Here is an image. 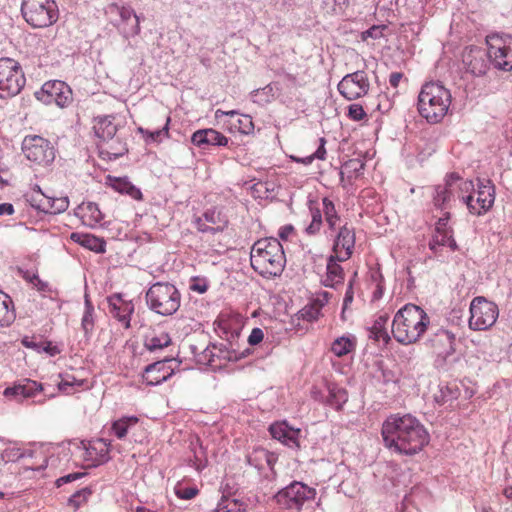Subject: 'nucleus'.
<instances>
[{"mask_svg":"<svg viewBox=\"0 0 512 512\" xmlns=\"http://www.w3.org/2000/svg\"><path fill=\"white\" fill-rule=\"evenodd\" d=\"M382 436L388 448H424L429 443V433L414 416L391 415L382 425Z\"/></svg>","mask_w":512,"mask_h":512,"instance_id":"nucleus-1","label":"nucleus"},{"mask_svg":"<svg viewBox=\"0 0 512 512\" xmlns=\"http://www.w3.org/2000/svg\"><path fill=\"white\" fill-rule=\"evenodd\" d=\"M430 324V317L419 306L406 304L394 316L391 332L395 340L408 345L416 343Z\"/></svg>","mask_w":512,"mask_h":512,"instance_id":"nucleus-2","label":"nucleus"},{"mask_svg":"<svg viewBox=\"0 0 512 512\" xmlns=\"http://www.w3.org/2000/svg\"><path fill=\"white\" fill-rule=\"evenodd\" d=\"M250 261L252 268L260 275L279 276L286 264L283 246L274 237L259 239L251 248Z\"/></svg>","mask_w":512,"mask_h":512,"instance_id":"nucleus-3","label":"nucleus"},{"mask_svg":"<svg viewBox=\"0 0 512 512\" xmlns=\"http://www.w3.org/2000/svg\"><path fill=\"white\" fill-rule=\"evenodd\" d=\"M451 93L440 82L425 83L418 96V112L428 123L437 124L447 114Z\"/></svg>","mask_w":512,"mask_h":512,"instance_id":"nucleus-4","label":"nucleus"},{"mask_svg":"<svg viewBox=\"0 0 512 512\" xmlns=\"http://www.w3.org/2000/svg\"><path fill=\"white\" fill-rule=\"evenodd\" d=\"M147 307L161 316L175 314L181 305V294L169 282H155L145 293Z\"/></svg>","mask_w":512,"mask_h":512,"instance_id":"nucleus-5","label":"nucleus"},{"mask_svg":"<svg viewBox=\"0 0 512 512\" xmlns=\"http://www.w3.org/2000/svg\"><path fill=\"white\" fill-rule=\"evenodd\" d=\"M435 354L434 367L438 371L447 372L458 361L456 358V336L447 329H438L431 334L426 342Z\"/></svg>","mask_w":512,"mask_h":512,"instance_id":"nucleus-6","label":"nucleus"},{"mask_svg":"<svg viewBox=\"0 0 512 512\" xmlns=\"http://www.w3.org/2000/svg\"><path fill=\"white\" fill-rule=\"evenodd\" d=\"M21 14L33 28L52 26L59 18V9L55 0H22Z\"/></svg>","mask_w":512,"mask_h":512,"instance_id":"nucleus-7","label":"nucleus"},{"mask_svg":"<svg viewBox=\"0 0 512 512\" xmlns=\"http://www.w3.org/2000/svg\"><path fill=\"white\" fill-rule=\"evenodd\" d=\"M316 490L306 484L293 481L288 486L278 490L273 500L280 509L300 511L303 505L315 498Z\"/></svg>","mask_w":512,"mask_h":512,"instance_id":"nucleus-8","label":"nucleus"},{"mask_svg":"<svg viewBox=\"0 0 512 512\" xmlns=\"http://www.w3.org/2000/svg\"><path fill=\"white\" fill-rule=\"evenodd\" d=\"M491 64L498 70H512V36L505 33H491L485 38Z\"/></svg>","mask_w":512,"mask_h":512,"instance_id":"nucleus-9","label":"nucleus"},{"mask_svg":"<svg viewBox=\"0 0 512 512\" xmlns=\"http://www.w3.org/2000/svg\"><path fill=\"white\" fill-rule=\"evenodd\" d=\"M25 85L20 64L12 58H0V98L16 96Z\"/></svg>","mask_w":512,"mask_h":512,"instance_id":"nucleus-10","label":"nucleus"},{"mask_svg":"<svg viewBox=\"0 0 512 512\" xmlns=\"http://www.w3.org/2000/svg\"><path fill=\"white\" fill-rule=\"evenodd\" d=\"M105 13L110 22L125 38L133 37L140 33L141 17L131 7L112 3L106 7Z\"/></svg>","mask_w":512,"mask_h":512,"instance_id":"nucleus-11","label":"nucleus"},{"mask_svg":"<svg viewBox=\"0 0 512 512\" xmlns=\"http://www.w3.org/2000/svg\"><path fill=\"white\" fill-rule=\"evenodd\" d=\"M469 327L475 331H484L491 328L498 316V306L484 297H475L470 304Z\"/></svg>","mask_w":512,"mask_h":512,"instance_id":"nucleus-12","label":"nucleus"},{"mask_svg":"<svg viewBox=\"0 0 512 512\" xmlns=\"http://www.w3.org/2000/svg\"><path fill=\"white\" fill-rule=\"evenodd\" d=\"M26 158L39 165H49L55 159V149L51 142L38 135L26 136L22 142Z\"/></svg>","mask_w":512,"mask_h":512,"instance_id":"nucleus-13","label":"nucleus"},{"mask_svg":"<svg viewBox=\"0 0 512 512\" xmlns=\"http://www.w3.org/2000/svg\"><path fill=\"white\" fill-rule=\"evenodd\" d=\"M35 97L46 105L54 103L64 108L72 101V90L63 81L51 80L45 82L41 89L35 92Z\"/></svg>","mask_w":512,"mask_h":512,"instance_id":"nucleus-14","label":"nucleus"},{"mask_svg":"<svg viewBox=\"0 0 512 512\" xmlns=\"http://www.w3.org/2000/svg\"><path fill=\"white\" fill-rule=\"evenodd\" d=\"M463 199L470 213L483 215L495 202V186L489 179H477V198L474 199L472 195H468Z\"/></svg>","mask_w":512,"mask_h":512,"instance_id":"nucleus-15","label":"nucleus"},{"mask_svg":"<svg viewBox=\"0 0 512 512\" xmlns=\"http://www.w3.org/2000/svg\"><path fill=\"white\" fill-rule=\"evenodd\" d=\"M369 88L367 74L361 70L345 75L338 83L339 93L349 101L365 96Z\"/></svg>","mask_w":512,"mask_h":512,"instance_id":"nucleus-16","label":"nucleus"},{"mask_svg":"<svg viewBox=\"0 0 512 512\" xmlns=\"http://www.w3.org/2000/svg\"><path fill=\"white\" fill-rule=\"evenodd\" d=\"M463 63L469 73L474 76H483L486 74L490 59L488 51H485L479 47L469 48L463 55Z\"/></svg>","mask_w":512,"mask_h":512,"instance_id":"nucleus-17","label":"nucleus"},{"mask_svg":"<svg viewBox=\"0 0 512 512\" xmlns=\"http://www.w3.org/2000/svg\"><path fill=\"white\" fill-rule=\"evenodd\" d=\"M247 463L255 467L258 471H262L265 467L269 468V473L265 475L267 480L274 479L276 473L274 465L278 460V455L270 450H253L252 453L246 455Z\"/></svg>","mask_w":512,"mask_h":512,"instance_id":"nucleus-18","label":"nucleus"},{"mask_svg":"<svg viewBox=\"0 0 512 512\" xmlns=\"http://www.w3.org/2000/svg\"><path fill=\"white\" fill-rule=\"evenodd\" d=\"M273 439L288 447H299L301 430L290 426L286 421L275 422L269 427Z\"/></svg>","mask_w":512,"mask_h":512,"instance_id":"nucleus-19","label":"nucleus"},{"mask_svg":"<svg viewBox=\"0 0 512 512\" xmlns=\"http://www.w3.org/2000/svg\"><path fill=\"white\" fill-rule=\"evenodd\" d=\"M167 361L169 360L165 359L146 366L143 374V379L147 385H160L171 377V375L173 374V370L166 365Z\"/></svg>","mask_w":512,"mask_h":512,"instance_id":"nucleus-20","label":"nucleus"},{"mask_svg":"<svg viewBox=\"0 0 512 512\" xmlns=\"http://www.w3.org/2000/svg\"><path fill=\"white\" fill-rule=\"evenodd\" d=\"M110 313L117 318L125 328L130 327V317L134 312V305L131 301H125L120 294H115L109 298Z\"/></svg>","mask_w":512,"mask_h":512,"instance_id":"nucleus-21","label":"nucleus"},{"mask_svg":"<svg viewBox=\"0 0 512 512\" xmlns=\"http://www.w3.org/2000/svg\"><path fill=\"white\" fill-rule=\"evenodd\" d=\"M42 390L43 386L41 383L31 379H24L22 382H19L12 387H7L4 390V395L6 397H12L17 401H22L23 399L34 397L37 392Z\"/></svg>","mask_w":512,"mask_h":512,"instance_id":"nucleus-22","label":"nucleus"},{"mask_svg":"<svg viewBox=\"0 0 512 512\" xmlns=\"http://www.w3.org/2000/svg\"><path fill=\"white\" fill-rule=\"evenodd\" d=\"M99 156L104 160H116L128 152L127 144L120 137L98 142Z\"/></svg>","mask_w":512,"mask_h":512,"instance_id":"nucleus-23","label":"nucleus"},{"mask_svg":"<svg viewBox=\"0 0 512 512\" xmlns=\"http://www.w3.org/2000/svg\"><path fill=\"white\" fill-rule=\"evenodd\" d=\"M191 141L194 145L206 148V146H226L228 139L222 133L214 129H203L193 133Z\"/></svg>","mask_w":512,"mask_h":512,"instance_id":"nucleus-24","label":"nucleus"},{"mask_svg":"<svg viewBox=\"0 0 512 512\" xmlns=\"http://www.w3.org/2000/svg\"><path fill=\"white\" fill-rule=\"evenodd\" d=\"M355 244V234L352 228L344 225L340 228L338 235L336 237L333 249L334 251H338L339 248L345 250V256L341 257L340 261H345L352 255L353 248Z\"/></svg>","mask_w":512,"mask_h":512,"instance_id":"nucleus-25","label":"nucleus"},{"mask_svg":"<svg viewBox=\"0 0 512 512\" xmlns=\"http://www.w3.org/2000/svg\"><path fill=\"white\" fill-rule=\"evenodd\" d=\"M94 132L99 142L112 140L117 133V125L113 116H102L95 119Z\"/></svg>","mask_w":512,"mask_h":512,"instance_id":"nucleus-26","label":"nucleus"},{"mask_svg":"<svg viewBox=\"0 0 512 512\" xmlns=\"http://www.w3.org/2000/svg\"><path fill=\"white\" fill-rule=\"evenodd\" d=\"M70 239L96 253H104L106 243L103 239L98 238L92 234L73 232L70 235Z\"/></svg>","mask_w":512,"mask_h":512,"instance_id":"nucleus-27","label":"nucleus"},{"mask_svg":"<svg viewBox=\"0 0 512 512\" xmlns=\"http://www.w3.org/2000/svg\"><path fill=\"white\" fill-rule=\"evenodd\" d=\"M107 182L109 185L117 192L121 194L129 195L131 198L135 200L142 199V192L139 188L134 186L128 179V177H107Z\"/></svg>","mask_w":512,"mask_h":512,"instance_id":"nucleus-28","label":"nucleus"},{"mask_svg":"<svg viewBox=\"0 0 512 512\" xmlns=\"http://www.w3.org/2000/svg\"><path fill=\"white\" fill-rule=\"evenodd\" d=\"M459 179L460 177L457 174L452 173L448 176L444 185H438L435 188L433 200L436 207L440 209L446 208L452 197L451 186L454 181H458Z\"/></svg>","mask_w":512,"mask_h":512,"instance_id":"nucleus-29","label":"nucleus"},{"mask_svg":"<svg viewBox=\"0 0 512 512\" xmlns=\"http://www.w3.org/2000/svg\"><path fill=\"white\" fill-rule=\"evenodd\" d=\"M340 258L331 255L327 261L326 276L322 283L327 287H334L336 284L341 283L344 279L342 267L337 263Z\"/></svg>","mask_w":512,"mask_h":512,"instance_id":"nucleus-30","label":"nucleus"},{"mask_svg":"<svg viewBox=\"0 0 512 512\" xmlns=\"http://www.w3.org/2000/svg\"><path fill=\"white\" fill-rule=\"evenodd\" d=\"M41 201L38 204V210L49 213L59 214L67 210L69 206V200L67 197H41Z\"/></svg>","mask_w":512,"mask_h":512,"instance_id":"nucleus-31","label":"nucleus"},{"mask_svg":"<svg viewBox=\"0 0 512 512\" xmlns=\"http://www.w3.org/2000/svg\"><path fill=\"white\" fill-rule=\"evenodd\" d=\"M13 302L9 295L0 291V326H9L15 320Z\"/></svg>","mask_w":512,"mask_h":512,"instance_id":"nucleus-32","label":"nucleus"},{"mask_svg":"<svg viewBox=\"0 0 512 512\" xmlns=\"http://www.w3.org/2000/svg\"><path fill=\"white\" fill-rule=\"evenodd\" d=\"M205 222L210 225L212 234L222 232L228 225L227 218L216 209H208L203 213Z\"/></svg>","mask_w":512,"mask_h":512,"instance_id":"nucleus-33","label":"nucleus"},{"mask_svg":"<svg viewBox=\"0 0 512 512\" xmlns=\"http://www.w3.org/2000/svg\"><path fill=\"white\" fill-rule=\"evenodd\" d=\"M388 320L389 317L387 314L379 315L370 328V338H373L375 341H383L387 344L390 341V335L386 329Z\"/></svg>","mask_w":512,"mask_h":512,"instance_id":"nucleus-34","label":"nucleus"},{"mask_svg":"<svg viewBox=\"0 0 512 512\" xmlns=\"http://www.w3.org/2000/svg\"><path fill=\"white\" fill-rule=\"evenodd\" d=\"M110 450H83V461L86 463L87 468H95L102 464L107 463L111 456Z\"/></svg>","mask_w":512,"mask_h":512,"instance_id":"nucleus-35","label":"nucleus"},{"mask_svg":"<svg viewBox=\"0 0 512 512\" xmlns=\"http://www.w3.org/2000/svg\"><path fill=\"white\" fill-rule=\"evenodd\" d=\"M85 309L81 319V327L84 331L85 336H88L92 333L95 325V309L94 306L88 296L85 294L84 296Z\"/></svg>","mask_w":512,"mask_h":512,"instance_id":"nucleus-36","label":"nucleus"},{"mask_svg":"<svg viewBox=\"0 0 512 512\" xmlns=\"http://www.w3.org/2000/svg\"><path fill=\"white\" fill-rule=\"evenodd\" d=\"M356 341L354 337L341 336L335 339L331 345V351L337 357H343L355 349Z\"/></svg>","mask_w":512,"mask_h":512,"instance_id":"nucleus-37","label":"nucleus"},{"mask_svg":"<svg viewBox=\"0 0 512 512\" xmlns=\"http://www.w3.org/2000/svg\"><path fill=\"white\" fill-rule=\"evenodd\" d=\"M138 418L135 416L122 417L114 421L109 430L119 439L126 436L128 430L138 423Z\"/></svg>","mask_w":512,"mask_h":512,"instance_id":"nucleus-38","label":"nucleus"},{"mask_svg":"<svg viewBox=\"0 0 512 512\" xmlns=\"http://www.w3.org/2000/svg\"><path fill=\"white\" fill-rule=\"evenodd\" d=\"M459 397V390L455 384H440L439 390L434 395V399L438 404L452 402Z\"/></svg>","mask_w":512,"mask_h":512,"instance_id":"nucleus-39","label":"nucleus"},{"mask_svg":"<svg viewBox=\"0 0 512 512\" xmlns=\"http://www.w3.org/2000/svg\"><path fill=\"white\" fill-rule=\"evenodd\" d=\"M214 512H246V505L238 499H221Z\"/></svg>","mask_w":512,"mask_h":512,"instance_id":"nucleus-40","label":"nucleus"},{"mask_svg":"<svg viewBox=\"0 0 512 512\" xmlns=\"http://www.w3.org/2000/svg\"><path fill=\"white\" fill-rule=\"evenodd\" d=\"M214 352H216L215 357L218 359H223L226 361H238L249 354V349H246L240 355H238L235 351L229 350L225 345H213Z\"/></svg>","mask_w":512,"mask_h":512,"instance_id":"nucleus-41","label":"nucleus"},{"mask_svg":"<svg viewBox=\"0 0 512 512\" xmlns=\"http://www.w3.org/2000/svg\"><path fill=\"white\" fill-rule=\"evenodd\" d=\"M93 490L91 487H84L74 492L68 499V505L72 506L75 510L79 509L88 498L92 495Z\"/></svg>","mask_w":512,"mask_h":512,"instance_id":"nucleus-42","label":"nucleus"},{"mask_svg":"<svg viewBox=\"0 0 512 512\" xmlns=\"http://www.w3.org/2000/svg\"><path fill=\"white\" fill-rule=\"evenodd\" d=\"M171 343V338L167 333H161L159 336H153L151 338L146 339L145 347L149 351H156L158 349H162L164 347L169 346Z\"/></svg>","mask_w":512,"mask_h":512,"instance_id":"nucleus-43","label":"nucleus"},{"mask_svg":"<svg viewBox=\"0 0 512 512\" xmlns=\"http://www.w3.org/2000/svg\"><path fill=\"white\" fill-rule=\"evenodd\" d=\"M193 456H189L187 461L188 465L201 472L208 465V458L206 450H192Z\"/></svg>","mask_w":512,"mask_h":512,"instance_id":"nucleus-44","label":"nucleus"},{"mask_svg":"<svg viewBox=\"0 0 512 512\" xmlns=\"http://www.w3.org/2000/svg\"><path fill=\"white\" fill-rule=\"evenodd\" d=\"M323 212L326 222L330 229H334L339 217L337 215L334 203L328 198L323 199Z\"/></svg>","mask_w":512,"mask_h":512,"instance_id":"nucleus-45","label":"nucleus"},{"mask_svg":"<svg viewBox=\"0 0 512 512\" xmlns=\"http://www.w3.org/2000/svg\"><path fill=\"white\" fill-rule=\"evenodd\" d=\"M170 122V118L168 117L166 119V123L162 129H157L155 131H149L147 129H144L142 127L138 128V132L146 136V141L149 142H158L162 139L164 136H168V125Z\"/></svg>","mask_w":512,"mask_h":512,"instance_id":"nucleus-46","label":"nucleus"},{"mask_svg":"<svg viewBox=\"0 0 512 512\" xmlns=\"http://www.w3.org/2000/svg\"><path fill=\"white\" fill-rule=\"evenodd\" d=\"M174 491H175V495L178 498L184 499V500H190V499L194 498L199 492V490L196 487L184 486L180 483H178L175 486Z\"/></svg>","mask_w":512,"mask_h":512,"instance_id":"nucleus-47","label":"nucleus"},{"mask_svg":"<svg viewBox=\"0 0 512 512\" xmlns=\"http://www.w3.org/2000/svg\"><path fill=\"white\" fill-rule=\"evenodd\" d=\"M237 490V483L233 479L225 478L220 485L221 499H230L231 496L236 494Z\"/></svg>","mask_w":512,"mask_h":512,"instance_id":"nucleus-48","label":"nucleus"},{"mask_svg":"<svg viewBox=\"0 0 512 512\" xmlns=\"http://www.w3.org/2000/svg\"><path fill=\"white\" fill-rule=\"evenodd\" d=\"M312 220L310 225L306 228V232L309 235H314L319 232L322 225V215L319 209L311 210Z\"/></svg>","mask_w":512,"mask_h":512,"instance_id":"nucleus-49","label":"nucleus"},{"mask_svg":"<svg viewBox=\"0 0 512 512\" xmlns=\"http://www.w3.org/2000/svg\"><path fill=\"white\" fill-rule=\"evenodd\" d=\"M385 29V25H373L372 27L361 33V39L363 41H366L368 38L379 39L383 37V31Z\"/></svg>","mask_w":512,"mask_h":512,"instance_id":"nucleus-50","label":"nucleus"},{"mask_svg":"<svg viewBox=\"0 0 512 512\" xmlns=\"http://www.w3.org/2000/svg\"><path fill=\"white\" fill-rule=\"evenodd\" d=\"M300 313L302 319L312 322L318 319L321 311L311 302L309 305L305 306Z\"/></svg>","mask_w":512,"mask_h":512,"instance_id":"nucleus-51","label":"nucleus"},{"mask_svg":"<svg viewBox=\"0 0 512 512\" xmlns=\"http://www.w3.org/2000/svg\"><path fill=\"white\" fill-rule=\"evenodd\" d=\"M237 122L238 125L236 127L242 134H249L254 129L252 118L249 115H241Z\"/></svg>","mask_w":512,"mask_h":512,"instance_id":"nucleus-52","label":"nucleus"},{"mask_svg":"<svg viewBox=\"0 0 512 512\" xmlns=\"http://www.w3.org/2000/svg\"><path fill=\"white\" fill-rule=\"evenodd\" d=\"M348 116L354 121H360L366 117V112L360 104H351L348 107Z\"/></svg>","mask_w":512,"mask_h":512,"instance_id":"nucleus-53","label":"nucleus"},{"mask_svg":"<svg viewBox=\"0 0 512 512\" xmlns=\"http://www.w3.org/2000/svg\"><path fill=\"white\" fill-rule=\"evenodd\" d=\"M447 239L448 233H436V235H434L431 241L429 242V248L436 253L439 247L446 246Z\"/></svg>","mask_w":512,"mask_h":512,"instance_id":"nucleus-54","label":"nucleus"},{"mask_svg":"<svg viewBox=\"0 0 512 512\" xmlns=\"http://www.w3.org/2000/svg\"><path fill=\"white\" fill-rule=\"evenodd\" d=\"M449 218L450 214L446 212L443 217L438 219L435 228L437 234L452 233V230L447 226Z\"/></svg>","mask_w":512,"mask_h":512,"instance_id":"nucleus-55","label":"nucleus"},{"mask_svg":"<svg viewBox=\"0 0 512 512\" xmlns=\"http://www.w3.org/2000/svg\"><path fill=\"white\" fill-rule=\"evenodd\" d=\"M85 474L82 473V472H74V473H70V474H67V475H64L62 477H59L56 481H55V485L57 487H61L62 485L64 484H67V483H70V482H73L75 480H78L80 479L81 477H83Z\"/></svg>","mask_w":512,"mask_h":512,"instance_id":"nucleus-56","label":"nucleus"},{"mask_svg":"<svg viewBox=\"0 0 512 512\" xmlns=\"http://www.w3.org/2000/svg\"><path fill=\"white\" fill-rule=\"evenodd\" d=\"M264 338V333L260 328H253L249 337L248 343L252 346L259 344Z\"/></svg>","mask_w":512,"mask_h":512,"instance_id":"nucleus-57","label":"nucleus"},{"mask_svg":"<svg viewBox=\"0 0 512 512\" xmlns=\"http://www.w3.org/2000/svg\"><path fill=\"white\" fill-rule=\"evenodd\" d=\"M37 188L38 189L36 191L26 196L27 201L30 203V205L36 209H38V204L42 200L41 197H47L44 193H42L39 187Z\"/></svg>","mask_w":512,"mask_h":512,"instance_id":"nucleus-58","label":"nucleus"},{"mask_svg":"<svg viewBox=\"0 0 512 512\" xmlns=\"http://www.w3.org/2000/svg\"><path fill=\"white\" fill-rule=\"evenodd\" d=\"M344 167L359 174L364 169V163L359 159H350L344 164Z\"/></svg>","mask_w":512,"mask_h":512,"instance_id":"nucleus-59","label":"nucleus"},{"mask_svg":"<svg viewBox=\"0 0 512 512\" xmlns=\"http://www.w3.org/2000/svg\"><path fill=\"white\" fill-rule=\"evenodd\" d=\"M87 210L90 212L91 217L94 221L100 222L103 220V214L101 213L96 203L89 202L87 204Z\"/></svg>","mask_w":512,"mask_h":512,"instance_id":"nucleus-60","label":"nucleus"},{"mask_svg":"<svg viewBox=\"0 0 512 512\" xmlns=\"http://www.w3.org/2000/svg\"><path fill=\"white\" fill-rule=\"evenodd\" d=\"M30 283H32L34 285V287L37 288L38 291L46 292L49 290L48 283L41 280L37 274H32Z\"/></svg>","mask_w":512,"mask_h":512,"instance_id":"nucleus-61","label":"nucleus"},{"mask_svg":"<svg viewBox=\"0 0 512 512\" xmlns=\"http://www.w3.org/2000/svg\"><path fill=\"white\" fill-rule=\"evenodd\" d=\"M330 294L328 292H323L319 294L312 303L318 308L320 311L321 309L328 303Z\"/></svg>","mask_w":512,"mask_h":512,"instance_id":"nucleus-62","label":"nucleus"},{"mask_svg":"<svg viewBox=\"0 0 512 512\" xmlns=\"http://www.w3.org/2000/svg\"><path fill=\"white\" fill-rule=\"evenodd\" d=\"M194 223L199 232L212 233V229L210 228V225L207 222H205L203 215L201 217H197Z\"/></svg>","mask_w":512,"mask_h":512,"instance_id":"nucleus-63","label":"nucleus"},{"mask_svg":"<svg viewBox=\"0 0 512 512\" xmlns=\"http://www.w3.org/2000/svg\"><path fill=\"white\" fill-rule=\"evenodd\" d=\"M319 141H320V146L312 155H313L314 159L324 160L326 157V150H325L326 139L321 137L319 139Z\"/></svg>","mask_w":512,"mask_h":512,"instance_id":"nucleus-64","label":"nucleus"}]
</instances>
